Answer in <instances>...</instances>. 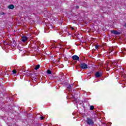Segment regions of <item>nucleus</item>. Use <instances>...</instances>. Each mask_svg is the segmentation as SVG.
<instances>
[{"label":"nucleus","instance_id":"obj_1","mask_svg":"<svg viewBox=\"0 0 126 126\" xmlns=\"http://www.w3.org/2000/svg\"><path fill=\"white\" fill-rule=\"evenodd\" d=\"M86 122L87 125H89V126H94V122L92 120V118H87Z\"/></svg>","mask_w":126,"mask_h":126},{"label":"nucleus","instance_id":"obj_2","mask_svg":"<svg viewBox=\"0 0 126 126\" xmlns=\"http://www.w3.org/2000/svg\"><path fill=\"white\" fill-rule=\"evenodd\" d=\"M73 85H74V84H71V85H70L69 84H66V87L67 89L68 90H69V91L70 92H71L72 91V88L73 87Z\"/></svg>","mask_w":126,"mask_h":126},{"label":"nucleus","instance_id":"obj_3","mask_svg":"<svg viewBox=\"0 0 126 126\" xmlns=\"http://www.w3.org/2000/svg\"><path fill=\"white\" fill-rule=\"evenodd\" d=\"M80 67L83 69H86V68H88V66L85 63H82L80 64Z\"/></svg>","mask_w":126,"mask_h":126},{"label":"nucleus","instance_id":"obj_4","mask_svg":"<svg viewBox=\"0 0 126 126\" xmlns=\"http://www.w3.org/2000/svg\"><path fill=\"white\" fill-rule=\"evenodd\" d=\"M111 33L112 34H114V35H120L121 34V32L117 31H111Z\"/></svg>","mask_w":126,"mask_h":126},{"label":"nucleus","instance_id":"obj_5","mask_svg":"<svg viewBox=\"0 0 126 126\" xmlns=\"http://www.w3.org/2000/svg\"><path fill=\"white\" fill-rule=\"evenodd\" d=\"M72 59H73L74 61H79V57L77 56V55L73 56Z\"/></svg>","mask_w":126,"mask_h":126},{"label":"nucleus","instance_id":"obj_6","mask_svg":"<svg viewBox=\"0 0 126 126\" xmlns=\"http://www.w3.org/2000/svg\"><path fill=\"white\" fill-rule=\"evenodd\" d=\"M95 75L96 78H98V77H101V76H102V73L99 72H96L95 74Z\"/></svg>","mask_w":126,"mask_h":126},{"label":"nucleus","instance_id":"obj_7","mask_svg":"<svg viewBox=\"0 0 126 126\" xmlns=\"http://www.w3.org/2000/svg\"><path fill=\"white\" fill-rule=\"evenodd\" d=\"M22 42H23L24 43L26 42V41H27V37L26 36H23L22 37Z\"/></svg>","mask_w":126,"mask_h":126},{"label":"nucleus","instance_id":"obj_8","mask_svg":"<svg viewBox=\"0 0 126 126\" xmlns=\"http://www.w3.org/2000/svg\"><path fill=\"white\" fill-rule=\"evenodd\" d=\"M8 8H9V9H13V8H14V5L11 4L8 6Z\"/></svg>","mask_w":126,"mask_h":126},{"label":"nucleus","instance_id":"obj_9","mask_svg":"<svg viewBox=\"0 0 126 126\" xmlns=\"http://www.w3.org/2000/svg\"><path fill=\"white\" fill-rule=\"evenodd\" d=\"M39 68H40V64H38L36 66H35L34 69H35V70H37V69H39Z\"/></svg>","mask_w":126,"mask_h":126},{"label":"nucleus","instance_id":"obj_10","mask_svg":"<svg viewBox=\"0 0 126 126\" xmlns=\"http://www.w3.org/2000/svg\"><path fill=\"white\" fill-rule=\"evenodd\" d=\"M47 73L48 74H51L52 73V71L50 70H47Z\"/></svg>","mask_w":126,"mask_h":126},{"label":"nucleus","instance_id":"obj_11","mask_svg":"<svg viewBox=\"0 0 126 126\" xmlns=\"http://www.w3.org/2000/svg\"><path fill=\"white\" fill-rule=\"evenodd\" d=\"M90 110H94V106H91Z\"/></svg>","mask_w":126,"mask_h":126},{"label":"nucleus","instance_id":"obj_12","mask_svg":"<svg viewBox=\"0 0 126 126\" xmlns=\"http://www.w3.org/2000/svg\"><path fill=\"white\" fill-rule=\"evenodd\" d=\"M12 72H13V74H15V73H16V72H17L16 70H13Z\"/></svg>","mask_w":126,"mask_h":126},{"label":"nucleus","instance_id":"obj_13","mask_svg":"<svg viewBox=\"0 0 126 126\" xmlns=\"http://www.w3.org/2000/svg\"><path fill=\"white\" fill-rule=\"evenodd\" d=\"M13 44H14V46H16V42H15V40H13Z\"/></svg>","mask_w":126,"mask_h":126},{"label":"nucleus","instance_id":"obj_14","mask_svg":"<svg viewBox=\"0 0 126 126\" xmlns=\"http://www.w3.org/2000/svg\"><path fill=\"white\" fill-rule=\"evenodd\" d=\"M76 9H78V8H79V6H78V5H77V6H76Z\"/></svg>","mask_w":126,"mask_h":126},{"label":"nucleus","instance_id":"obj_15","mask_svg":"<svg viewBox=\"0 0 126 126\" xmlns=\"http://www.w3.org/2000/svg\"><path fill=\"white\" fill-rule=\"evenodd\" d=\"M40 120H44V117H43V116L40 117Z\"/></svg>","mask_w":126,"mask_h":126},{"label":"nucleus","instance_id":"obj_16","mask_svg":"<svg viewBox=\"0 0 126 126\" xmlns=\"http://www.w3.org/2000/svg\"><path fill=\"white\" fill-rule=\"evenodd\" d=\"M1 15H4V14H5V13H4V12H2V13H1Z\"/></svg>","mask_w":126,"mask_h":126},{"label":"nucleus","instance_id":"obj_17","mask_svg":"<svg viewBox=\"0 0 126 126\" xmlns=\"http://www.w3.org/2000/svg\"><path fill=\"white\" fill-rule=\"evenodd\" d=\"M112 63L113 65H116V64H117V63Z\"/></svg>","mask_w":126,"mask_h":126},{"label":"nucleus","instance_id":"obj_18","mask_svg":"<svg viewBox=\"0 0 126 126\" xmlns=\"http://www.w3.org/2000/svg\"><path fill=\"white\" fill-rule=\"evenodd\" d=\"M98 45H96L95 46V49H97V48H98Z\"/></svg>","mask_w":126,"mask_h":126},{"label":"nucleus","instance_id":"obj_19","mask_svg":"<svg viewBox=\"0 0 126 126\" xmlns=\"http://www.w3.org/2000/svg\"><path fill=\"white\" fill-rule=\"evenodd\" d=\"M113 51H114V50H110V53H112V52H113Z\"/></svg>","mask_w":126,"mask_h":126},{"label":"nucleus","instance_id":"obj_20","mask_svg":"<svg viewBox=\"0 0 126 126\" xmlns=\"http://www.w3.org/2000/svg\"><path fill=\"white\" fill-rule=\"evenodd\" d=\"M28 71H29V70H27V73H28Z\"/></svg>","mask_w":126,"mask_h":126},{"label":"nucleus","instance_id":"obj_21","mask_svg":"<svg viewBox=\"0 0 126 126\" xmlns=\"http://www.w3.org/2000/svg\"><path fill=\"white\" fill-rule=\"evenodd\" d=\"M22 71H23L24 72H25V70H22Z\"/></svg>","mask_w":126,"mask_h":126},{"label":"nucleus","instance_id":"obj_22","mask_svg":"<svg viewBox=\"0 0 126 126\" xmlns=\"http://www.w3.org/2000/svg\"><path fill=\"white\" fill-rule=\"evenodd\" d=\"M94 118H96V116H95V115H94Z\"/></svg>","mask_w":126,"mask_h":126},{"label":"nucleus","instance_id":"obj_23","mask_svg":"<svg viewBox=\"0 0 126 126\" xmlns=\"http://www.w3.org/2000/svg\"><path fill=\"white\" fill-rule=\"evenodd\" d=\"M74 29L73 28H72V30H73Z\"/></svg>","mask_w":126,"mask_h":126},{"label":"nucleus","instance_id":"obj_24","mask_svg":"<svg viewBox=\"0 0 126 126\" xmlns=\"http://www.w3.org/2000/svg\"><path fill=\"white\" fill-rule=\"evenodd\" d=\"M35 81H36V80H37V79L35 78V79H34Z\"/></svg>","mask_w":126,"mask_h":126}]
</instances>
